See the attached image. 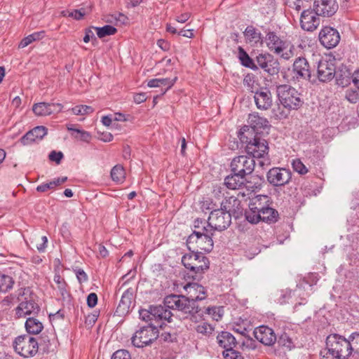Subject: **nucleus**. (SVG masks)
<instances>
[{
	"instance_id": "774afa93",
	"label": "nucleus",
	"mask_w": 359,
	"mask_h": 359,
	"mask_svg": "<svg viewBox=\"0 0 359 359\" xmlns=\"http://www.w3.org/2000/svg\"><path fill=\"white\" fill-rule=\"evenodd\" d=\"M190 16L191 14L189 13H184L176 17V21L180 23H184L189 19Z\"/></svg>"
},
{
	"instance_id": "f3484780",
	"label": "nucleus",
	"mask_w": 359,
	"mask_h": 359,
	"mask_svg": "<svg viewBox=\"0 0 359 359\" xmlns=\"http://www.w3.org/2000/svg\"><path fill=\"white\" fill-rule=\"evenodd\" d=\"M293 78L298 81L310 80L311 73L310 66L304 57H298L295 60L292 68Z\"/></svg>"
},
{
	"instance_id": "69168bd1",
	"label": "nucleus",
	"mask_w": 359,
	"mask_h": 359,
	"mask_svg": "<svg viewBox=\"0 0 359 359\" xmlns=\"http://www.w3.org/2000/svg\"><path fill=\"white\" fill-rule=\"evenodd\" d=\"M203 227L208 228V222H206L203 221L201 219H196L194 221V228H195V230H201V229Z\"/></svg>"
},
{
	"instance_id": "c756f323",
	"label": "nucleus",
	"mask_w": 359,
	"mask_h": 359,
	"mask_svg": "<svg viewBox=\"0 0 359 359\" xmlns=\"http://www.w3.org/2000/svg\"><path fill=\"white\" fill-rule=\"evenodd\" d=\"M177 77H175L173 79H153L147 82V86L149 88H156V87H166L165 90L170 89L176 82Z\"/></svg>"
},
{
	"instance_id": "412c9836",
	"label": "nucleus",
	"mask_w": 359,
	"mask_h": 359,
	"mask_svg": "<svg viewBox=\"0 0 359 359\" xmlns=\"http://www.w3.org/2000/svg\"><path fill=\"white\" fill-rule=\"evenodd\" d=\"M63 106L60 103L39 102L32 107V111L39 116H48L55 111H61Z\"/></svg>"
},
{
	"instance_id": "aec40b11",
	"label": "nucleus",
	"mask_w": 359,
	"mask_h": 359,
	"mask_svg": "<svg viewBox=\"0 0 359 359\" xmlns=\"http://www.w3.org/2000/svg\"><path fill=\"white\" fill-rule=\"evenodd\" d=\"M255 337L266 346H271L276 341V336L273 330L264 325L257 327L254 331Z\"/></svg>"
},
{
	"instance_id": "13d9d810",
	"label": "nucleus",
	"mask_w": 359,
	"mask_h": 359,
	"mask_svg": "<svg viewBox=\"0 0 359 359\" xmlns=\"http://www.w3.org/2000/svg\"><path fill=\"white\" fill-rule=\"evenodd\" d=\"M38 140L36 139V137H35V135H34V133L32 132V130H30L29 132H27L22 138H21V142L23 144H31L32 142H34L35 141H37Z\"/></svg>"
},
{
	"instance_id": "58836bf2",
	"label": "nucleus",
	"mask_w": 359,
	"mask_h": 359,
	"mask_svg": "<svg viewBox=\"0 0 359 359\" xmlns=\"http://www.w3.org/2000/svg\"><path fill=\"white\" fill-rule=\"evenodd\" d=\"M246 40L251 43H257L261 41V34L252 27H248L244 32Z\"/></svg>"
},
{
	"instance_id": "473e14b6",
	"label": "nucleus",
	"mask_w": 359,
	"mask_h": 359,
	"mask_svg": "<svg viewBox=\"0 0 359 359\" xmlns=\"http://www.w3.org/2000/svg\"><path fill=\"white\" fill-rule=\"evenodd\" d=\"M42 323L34 318H28L25 323V328L27 332L32 334H37L43 330Z\"/></svg>"
},
{
	"instance_id": "6ab92c4d",
	"label": "nucleus",
	"mask_w": 359,
	"mask_h": 359,
	"mask_svg": "<svg viewBox=\"0 0 359 359\" xmlns=\"http://www.w3.org/2000/svg\"><path fill=\"white\" fill-rule=\"evenodd\" d=\"M184 290L187 292L190 302H194L196 305V302L203 300L207 297V292L205 288L198 283H189L184 286Z\"/></svg>"
},
{
	"instance_id": "9b49d317",
	"label": "nucleus",
	"mask_w": 359,
	"mask_h": 359,
	"mask_svg": "<svg viewBox=\"0 0 359 359\" xmlns=\"http://www.w3.org/2000/svg\"><path fill=\"white\" fill-rule=\"evenodd\" d=\"M255 166V162L252 157L245 155L236 156L231 163V171L240 176L245 177L251 174Z\"/></svg>"
},
{
	"instance_id": "a18cd8bd",
	"label": "nucleus",
	"mask_w": 359,
	"mask_h": 359,
	"mask_svg": "<svg viewBox=\"0 0 359 359\" xmlns=\"http://www.w3.org/2000/svg\"><path fill=\"white\" fill-rule=\"evenodd\" d=\"M292 166L293 170L301 175H306L309 172V169L299 158L294 159L292 162Z\"/></svg>"
},
{
	"instance_id": "393cba45",
	"label": "nucleus",
	"mask_w": 359,
	"mask_h": 359,
	"mask_svg": "<svg viewBox=\"0 0 359 359\" xmlns=\"http://www.w3.org/2000/svg\"><path fill=\"white\" fill-rule=\"evenodd\" d=\"M165 308V305L151 306V316H153L154 320L157 322L165 320L170 322L172 314L170 311L167 310Z\"/></svg>"
},
{
	"instance_id": "09e8293b",
	"label": "nucleus",
	"mask_w": 359,
	"mask_h": 359,
	"mask_svg": "<svg viewBox=\"0 0 359 359\" xmlns=\"http://www.w3.org/2000/svg\"><path fill=\"white\" fill-rule=\"evenodd\" d=\"M222 355L225 359H244L242 354L233 348L224 350Z\"/></svg>"
},
{
	"instance_id": "1a4fd4ad",
	"label": "nucleus",
	"mask_w": 359,
	"mask_h": 359,
	"mask_svg": "<svg viewBox=\"0 0 359 359\" xmlns=\"http://www.w3.org/2000/svg\"><path fill=\"white\" fill-rule=\"evenodd\" d=\"M158 330L156 327L151 325L142 327L133 336L132 344L136 347L142 348L151 344L158 338Z\"/></svg>"
},
{
	"instance_id": "f8f14e48",
	"label": "nucleus",
	"mask_w": 359,
	"mask_h": 359,
	"mask_svg": "<svg viewBox=\"0 0 359 359\" xmlns=\"http://www.w3.org/2000/svg\"><path fill=\"white\" fill-rule=\"evenodd\" d=\"M266 178L271 184L276 187H281L290 182L292 178V173L288 169L276 167L268 171Z\"/></svg>"
},
{
	"instance_id": "0eeeda50",
	"label": "nucleus",
	"mask_w": 359,
	"mask_h": 359,
	"mask_svg": "<svg viewBox=\"0 0 359 359\" xmlns=\"http://www.w3.org/2000/svg\"><path fill=\"white\" fill-rule=\"evenodd\" d=\"M276 93L280 103L284 108L289 110H297L304 103L300 93L289 85L277 86Z\"/></svg>"
},
{
	"instance_id": "603ef678",
	"label": "nucleus",
	"mask_w": 359,
	"mask_h": 359,
	"mask_svg": "<svg viewBox=\"0 0 359 359\" xmlns=\"http://www.w3.org/2000/svg\"><path fill=\"white\" fill-rule=\"evenodd\" d=\"M352 352L359 354V332H354L349 336Z\"/></svg>"
},
{
	"instance_id": "6e6552de",
	"label": "nucleus",
	"mask_w": 359,
	"mask_h": 359,
	"mask_svg": "<svg viewBox=\"0 0 359 359\" xmlns=\"http://www.w3.org/2000/svg\"><path fill=\"white\" fill-rule=\"evenodd\" d=\"M13 347L16 353L24 358L34 357L38 352L37 340L29 335H22L15 338Z\"/></svg>"
},
{
	"instance_id": "8fccbe9b",
	"label": "nucleus",
	"mask_w": 359,
	"mask_h": 359,
	"mask_svg": "<svg viewBox=\"0 0 359 359\" xmlns=\"http://www.w3.org/2000/svg\"><path fill=\"white\" fill-rule=\"evenodd\" d=\"M54 282L57 284V288L59 290L62 296H65L67 294L66 286L67 284L65 280L59 275L55 274L54 276Z\"/></svg>"
},
{
	"instance_id": "a211bd4d",
	"label": "nucleus",
	"mask_w": 359,
	"mask_h": 359,
	"mask_svg": "<svg viewBox=\"0 0 359 359\" xmlns=\"http://www.w3.org/2000/svg\"><path fill=\"white\" fill-rule=\"evenodd\" d=\"M259 67L271 75L278 72L279 64L270 54H259L256 57Z\"/></svg>"
},
{
	"instance_id": "bb28decb",
	"label": "nucleus",
	"mask_w": 359,
	"mask_h": 359,
	"mask_svg": "<svg viewBox=\"0 0 359 359\" xmlns=\"http://www.w3.org/2000/svg\"><path fill=\"white\" fill-rule=\"evenodd\" d=\"M133 294L134 292L132 288L127 289L122 294L118 309L123 313L128 312L133 302Z\"/></svg>"
},
{
	"instance_id": "680f3d73",
	"label": "nucleus",
	"mask_w": 359,
	"mask_h": 359,
	"mask_svg": "<svg viewBox=\"0 0 359 359\" xmlns=\"http://www.w3.org/2000/svg\"><path fill=\"white\" fill-rule=\"evenodd\" d=\"M280 342L283 344V346H285L288 349H291L292 347H294L292 339L286 335L282 336L280 337Z\"/></svg>"
},
{
	"instance_id": "37998d69",
	"label": "nucleus",
	"mask_w": 359,
	"mask_h": 359,
	"mask_svg": "<svg viewBox=\"0 0 359 359\" xmlns=\"http://www.w3.org/2000/svg\"><path fill=\"white\" fill-rule=\"evenodd\" d=\"M190 326H192V325ZM193 329H194L198 333L205 336L212 334L214 330L213 327L205 321L201 322L196 325H193Z\"/></svg>"
},
{
	"instance_id": "9d476101",
	"label": "nucleus",
	"mask_w": 359,
	"mask_h": 359,
	"mask_svg": "<svg viewBox=\"0 0 359 359\" xmlns=\"http://www.w3.org/2000/svg\"><path fill=\"white\" fill-rule=\"evenodd\" d=\"M164 304L166 308L177 310L187 313L195 311V305L194 302L184 295L171 294L167 296L164 299Z\"/></svg>"
},
{
	"instance_id": "ea45409f",
	"label": "nucleus",
	"mask_w": 359,
	"mask_h": 359,
	"mask_svg": "<svg viewBox=\"0 0 359 359\" xmlns=\"http://www.w3.org/2000/svg\"><path fill=\"white\" fill-rule=\"evenodd\" d=\"M96 31V34L100 39H102L107 36L114 35L116 33L117 29L111 25H105L102 27H92Z\"/></svg>"
},
{
	"instance_id": "5fc2aeb1",
	"label": "nucleus",
	"mask_w": 359,
	"mask_h": 359,
	"mask_svg": "<svg viewBox=\"0 0 359 359\" xmlns=\"http://www.w3.org/2000/svg\"><path fill=\"white\" fill-rule=\"evenodd\" d=\"M151 306H149V309H140L139 311L140 318L146 322L153 321L154 318L151 316Z\"/></svg>"
},
{
	"instance_id": "864d4df0",
	"label": "nucleus",
	"mask_w": 359,
	"mask_h": 359,
	"mask_svg": "<svg viewBox=\"0 0 359 359\" xmlns=\"http://www.w3.org/2000/svg\"><path fill=\"white\" fill-rule=\"evenodd\" d=\"M346 98L351 103H356L359 101V93L354 90H348L346 92Z\"/></svg>"
},
{
	"instance_id": "7c9ffc66",
	"label": "nucleus",
	"mask_w": 359,
	"mask_h": 359,
	"mask_svg": "<svg viewBox=\"0 0 359 359\" xmlns=\"http://www.w3.org/2000/svg\"><path fill=\"white\" fill-rule=\"evenodd\" d=\"M243 85L248 90L255 93L259 88V81L257 77L252 74H247L243 79Z\"/></svg>"
},
{
	"instance_id": "c9c22d12",
	"label": "nucleus",
	"mask_w": 359,
	"mask_h": 359,
	"mask_svg": "<svg viewBox=\"0 0 359 359\" xmlns=\"http://www.w3.org/2000/svg\"><path fill=\"white\" fill-rule=\"evenodd\" d=\"M238 58L243 66L254 70L258 69L252 59L250 57L248 54L241 46L238 47Z\"/></svg>"
},
{
	"instance_id": "6e6d98bb",
	"label": "nucleus",
	"mask_w": 359,
	"mask_h": 359,
	"mask_svg": "<svg viewBox=\"0 0 359 359\" xmlns=\"http://www.w3.org/2000/svg\"><path fill=\"white\" fill-rule=\"evenodd\" d=\"M111 359H131V355L128 351L121 349L114 353Z\"/></svg>"
},
{
	"instance_id": "a19ab883",
	"label": "nucleus",
	"mask_w": 359,
	"mask_h": 359,
	"mask_svg": "<svg viewBox=\"0 0 359 359\" xmlns=\"http://www.w3.org/2000/svg\"><path fill=\"white\" fill-rule=\"evenodd\" d=\"M289 7L294 9L297 12L302 10L311 9V4L307 0H287Z\"/></svg>"
},
{
	"instance_id": "e2e57ef3",
	"label": "nucleus",
	"mask_w": 359,
	"mask_h": 359,
	"mask_svg": "<svg viewBox=\"0 0 359 359\" xmlns=\"http://www.w3.org/2000/svg\"><path fill=\"white\" fill-rule=\"evenodd\" d=\"M272 112L278 119L286 118L287 116V114L280 107H278L277 109H273Z\"/></svg>"
},
{
	"instance_id": "052dcab7",
	"label": "nucleus",
	"mask_w": 359,
	"mask_h": 359,
	"mask_svg": "<svg viewBox=\"0 0 359 359\" xmlns=\"http://www.w3.org/2000/svg\"><path fill=\"white\" fill-rule=\"evenodd\" d=\"M97 303V296L95 293H90L87 297V304L89 307L93 308Z\"/></svg>"
},
{
	"instance_id": "79ce46f5",
	"label": "nucleus",
	"mask_w": 359,
	"mask_h": 359,
	"mask_svg": "<svg viewBox=\"0 0 359 359\" xmlns=\"http://www.w3.org/2000/svg\"><path fill=\"white\" fill-rule=\"evenodd\" d=\"M205 313L210 316L214 320L219 321L224 316V308L223 306L208 307Z\"/></svg>"
},
{
	"instance_id": "423d86ee",
	"label": "nucleus",
	"mask_w": 359,
	"mask_h": 359,
	"mask_svg": "<svg viewBox=\"0 0 359 359\" xmlns=\"http://www.w3.org/2000/svg\"><path fill=\"white\" fill-rule=\"evenodd\" d=\"M231 201L234 203L238 202L236 198L231 197L222 203L221 209L215 210L210 212L208 217V228H211L213 232L215 230L223 231L229 226L231 222V216L229 212L231 209L227 203H231Z\"/></svg>"
},
{
	"instance_id": "0e129e2a",
	"label": "nucleus",
	"mask_w": 359,
	"mask_h": 359,
	"mask_svg": "<svg viewBox=\"0 0 359 359\" xmlns=\"http://www.w3.org/2000/svg\"><path fill=\"white\" fill-rule=\"evenodd\" d=\"M76 278L80 283L86 282L88 280V276L86 272L82 269H79L76 271Z\"/></svg>"
},
{
	"instance_id": "2eb2a0df",
	"label": "nucleus",
	"mask_w": 359,
	"mask_h": 359,
	"mask_svg": "<svg viewBox=\"0 0 359 359\" xmlns=\"http://www.w3.org/2000/svg\"><path fill=\"white\" fill-rule=\"evenodd\" d=\"M319 15L313 11V8L304 10L300 16L301 27L307 32H313L316 30L320 23L318 18Z\"/></svg>"
},
{
	"instance_id": "338daca9",
	"label": "nucleus",
	"mask_w": 359,
	"mask_h": 359,
	"mask_svg": "<svg viewBox=\"0 0 359 359\" xmlns=\"http://www.w3.org/2000/svg\"><path fill=\"white\" fill-rule=\"evenodd\" d=\"M134 102L137 104L144 102L147 100L146 95L144 93H137L134 95Z\"/></svg>"
},
{
	"instance_id": "f257e3e1",
	"label": "nucleus",
	"mask_w": 359,
	"mask_h": 359,
	"mask_svg": "<svg viewBox=\"0 0 359 359\" xmlns=\"http://www.w3.org/2000/svg\"><path fill=\"white\" fill-rule=\"evenodd\" d=\"M238 137L241 142L246 144L245 151L252 158H264L269 152L267 141L248 126H243L238 132Z\"/></svg>"
},
{
	"instance_id": "39448f33",
	"label": "nucleus",
	"mask_w": 359,
	"mask_h": 359,
	"mask_svg": "<svg viewBox=\"0 0 359 359\" xmlns=\"http://www.w3.org/2000/svg\"><path fill=\"white\" fill-rule=\"evenodd\" d=\"M191 252L182 257V262L184 267L193 273L194 279H200L209 269L210 262L202 252Z\"/></svg>"
},
{
	"instance_id": "f704fd0d",
	"label": "nucleus",
	"mask_w": 359,
	"mask_h": 359,
	"mask_svg": "<svg viewBox=\"0 0 359 359\" xmlns=\"http://www.w3.org/2000/svg\"><path fill=\"white\" fill-rule=\"evenodd\" d=\"M260 219L261 221L266 222H275L278 217V212L267 205L264 210H262L260 212Z\"/></svg>"
},
{
	"instance_id": "ddd939ff",
	"label": "nucleus",
	"mask_w": 359,
	"mask_h": 359,
	"mask_svg": "<svg viewBox=\"0 0 359 359\" xmlns=\"http://www.w3.org/2000/svg\"><path fill=\"white\" fill-rule=\"evenodd\" d=\"M335 66L333 59L322 58L317 67V77L322 82L332 80L334 76Z\"/></svg>"
},
{
	"instance_id": "bf43d9fd",
	"label": "nucleus",
	"mask_w": 359,
	"mask_h": 359,
	"mask_svg": "<svg viewBox=\"0 0 359 359\" xmlns=\"http://www.w3.org/2000/svg\"><path fill=\"white\" fill-rule=\"evenodd\" d=\"M48 157L51 161H55L57 164H59L63 158V154L61 151H52Z\"/></svg>"
},
{
	"instance_id": "de8ad7c7",
	"label": "nucleus",
	"mask_w": 359,
	"mask_h": 359,
	"mask_svg": "<svg viewBox=\"0 0 359 359\" xmlns=\"http://www.w3.org/2000/svg\"><path fill=\"white\" fill-rule=\"evenodd\" d=\"M72 111L75 115H86L93 112V109L88 105H78L72 108Z\"/></svg>"
},
{
	"instance_id": "c85d7f7f",
	"label": "nucleus",
	"mask_w": 359,
	"mask_h": 359,
	"mask_svg": "<svg viewBox=\"0 0 359 359\" xmlns=\"http://www.w3.org/2000/svg\"><path fill=\"white\" fill-rule=\"evenodd\" d=\"M269 201V199L267 196L258 195L251 200L249 204V208H252V210H256L260 212L268 205L267 203Z\"/></svg>"
},
{
	"instance_id": "4d7b16f0",
	"label": "nucleus",
	"mask_w": 359,
	"mask_h": 359,
	"mask_svg": "<svg viewBox=\"0 0 359 359\" xmlns=\"http://www.w3.org/2000/svg\"><path fill=\"white\" fill-rule=\"evenodd\" d=\"M32 130L38 140H41L47 134V129L44 126H36Z\"/></svg>"
},
{
	"instance_id": "7ed1b4c3",
	"label": "nucleus",
	"mask_w": 359,
	"mask_h": 359,
	"mask_svg": "<svg viewBox=\"0 0 359 359\" xmlns=\"http://www.w3.org/2000/svg\"><path fill=\"white\" fill-rule=\"evenodd\" d=\"M213 233L211 228L203 227L201 231L194 230L187 240L189 250L192 252H210L213 248Z\"/></svg>"
},
{
	"instance_id": "2f4dec72",
	"label": "nucleus",
	"mask_w": 359,
	"mask_h": 359,
	"mask_svg": "<svg viewBox=\"0 0 359 359\" xmlns=\"http://www.w3.org/2000/svg\"><path fill=\"white\" fill-rule=\"evenodd\" d=\"M67 177H61V178L58 177L57 179H54V180L50 181L49 182L43 183V184L39 185L36 187V191L38 192H46L48 190H53L56 187L65 182L67 181Z\"/></svg>"
},
{
	"instance_id": "cd10ccee",
	"label": "nucleus",
	"mask_w": 359,
	"mask_h": 359,
	"mask_svg": "<svg viewBox=\"0 0 359 359\" xmlns=\"http://www.w3.org/2000/svg\"><path fill=\"white\" fill-rule=\"evenodd\" d=\"M245 182V177L233 173L224 179L225 186L230 189H238Z\"/></svg>"
},
{
	"instance_id": "dca6fc26",
	"label": "nucleus",
	"mask_w": 359,
	"mask_h": 359,
	"mask_svg": "<svg viewBox=\"0 0 359 359\" xmlns=\"http://www.w3.org/2000/svg\"><path fill=\"white\" fill-rule=\"evenodd\" d=\"M313 7L318 15L330 17L337 11L339 6L336 0H314Z\"/></svg>"
},
{
	"instance_id": "20e7f679",
	"label": "nucleus",
	"mask_w": 359,
	"mask_h": 359,
	"mask_svg": "<svg viewBox=\"0 0 359 359\" xmlns=\"http://www.w3.org/2000/svg\"><path fill=\"white\" fill-rule=\"evenodd\" d=\"M265 43L271 52L285 60L295 55L294 46L290 41L281 39L275 32H270L266 35Z\"/></svg>"
},
{
	"instance_id": "e433bc0d",
	"label": "nucleus",
	"mask_w": 359,
	"mask_h": 359,
	"mask_svg": "<svg viewBox=\"0 0 359 359\" xmlns=\"http://www.w3.org/2000/svg\"><path fill=\"white\" fill-rule=\"evenodd\" d=\"M67 129L69 131H72L74 133H72V136L78 140H80L83 142H88L90 140L91 135L90 134L85 130L74 128V126L72 124H67Z\"/></svg>"
},
{
	"instance_id": "3c124183",
	"label": "nucleus",
	"mask_w": 359,
	"mask_h": 359,
	"mask_svg": "<svg viewBox=\"0 0 359 359\" xmlns=\"http://www.w3.org/2000/svg\"><path fill=\"white\" fill-rule=\"evenodd\" d=\"M186 314L189 315V320L191 323H193L194 325H196L201 322H203L204 320L202 318L201 314L199 313L198 307L195 305V311L193 312H189Z\"/></svg>"
},
{
	"instance_id": "49530a36",
	"label": "nucleus",
	"mask_w": 359,
	"mask_h": 359,
	"mask_svg": "<svg viewBox=\"0 0 359 359\" xmlns=\"http://www.w3.org/2000/svg\"><path fill=\"white\" fill-rule=\"evenodd\" d=\"M245 215L246 219L250 223L256 224L261 221L259 212L252 210L250 208L245 211Z\"/></svg>"
},
{
	"instance_id": "5701e85b",
	"label": "nucleus",
	"mask_w": 359,
	"mask_h": 359,
	"mask_svg": "<svg viewBox=\"0 0 359 359\" xmlns=\"http://www.w3.org/2000/svg\"><path fill=\"white\" fill-rule=\"evenodd\" d=\"M39 311L37 304L30 299L22 302L16 308V315L18 318H25L32 313H36Z\"/></svg>"
},
{
	"instance_id": "4c0bfd02",
	"label": "nucleus",
	"mask_w": 359,
	"mask_h": 359,
	"mask_svg": "<svg viewBox=\"0 0 359 359\" xmlns=\"http://www.w3.org/2000/svg\"><path fill=\"white\" fill-rule=\"evenodd\" d=\"M44 36V32H38L32 33L27 36L25 37L19 43L18 47L20 48H24L26 46L31 44L32 42L39 41L43 38Z\"/></svg>"
},
{
	"instance_id": "f03ea898",
	"label": "nucleus",
	"mask_w": 359,
	"mask_h": 359,
	"mask_svg": "<svg viewBox=\"0 0 359 359\" xmlns=\"http://www.w3.org/2000/svg\"><path fill=\"white\" fill-rule=\"evenodd\" d=\"M352 353L349 338L330 334L326 339V348L321 351V359H345Z\"/></svg>"
},
{
	"instance_id": "4468645a",
	"label": "nucleus",
	"mask_w": 359,
	"mask_h": 359,
	"mask_svg": "<svg viewBox=\"0 0 359 359\" xmlns=\"http://www.w3.org/2000/svg\"><path fill=\"white\" fill-rule=\"evenodd\" d=\"M320 43L327 49L332 48L338 45L340 35L336 29L331 27H325L319 32Z\"/></svg>"
},
{
	"instance_id": "a878e982",
	"label": "nucleus",
	"mask_w": 359,
	"mask_h": 359,
	"mask_svg": "<svg viewBox=\"0 0 359 359\" xmlns=\"http://www.w3.org/2000/svg\"><path fill=\"white\" fill-rule=\"evenodd\" d=\"M218 344L226 350L228 348H234L236 345V340L235 337L228 332H222L217 337Z\"/></svg>"
},
{
	"instance_id": "4be33fe9",
	"label": "nucleus",
	"mask_w": 359,
	"mask_h": 359,
	"mask_svg": "<svg viewBox=\"0 0 359 359\" xmlns=\"http://www.w3.org/2000/svg\"><path fill=\"white\" fill-rule=\"evenodd\" d=\"M254 99L256 106L259 109L266 110L272 105V95L270 90L266 88L256 91Z\"/></svg>"
},
{
	"instance_id": "72a5a7b5",
	"label": "nucleus",
	"mask_w": 359,
	"mask_h": 359,
	"mask_svg": "<svg viewBox=\"0 0 359 359\" xmlns=\"http://www.w3.org/2000/svg\"><path fill=\"white\" fill-rule=\"evenodd\" d=\"M110 175L113 182L122 184L126 179L125 169L121 165L117 164L112 168Z\"/></svg>"
},
{
	"instance_id": "c03bdc74",
	"label": "nucleus",
	"mask_w": 359,
	"mask_h": 359,
	"mask_svg": "<svg viewBox=\"0 0 359 359\" xmlns=\"http://www.w3.org/2000/svg\"><path fill=\"white\" fill-rule=\"evenodd\" d=\"M14 281L7 275L0 274V292H6L13 287Z\"/></svg>"
},
{
	"instance_id": "b1692460",
	"label": "nucleus",
	"mask_w": 359,
	"mask_h": 359,
	"mask_svg": "<svg viewBox=\"0 0 359 359\" xmlns=\"http://www.w3.org/2000/svg\"><path fill=\"white\" fill-rule=\"evenodd\" d=\"M248 122L250 127L255 133V130L264 129L269 126V121L266 118L259 116L258 114H251L248 116Z\"/></svg>"
}]
</instances>
